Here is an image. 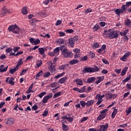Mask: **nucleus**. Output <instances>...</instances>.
<instances>
[{
    "label": "nucleus",
    "mask_w": 131,
    "mask_h": 131,
    "mask_svg": "<svg viewBox=\"0 0 131 131\" xmlns=\"http://www.w3.org/2000/svg\"><path fill=\"white\" fill-rule=\"evenodd\" d=\"M8 30H9V32H13L14 34H18V35L16 36V37H20V31H21V29H20L17 25H11L8 27Z\"/></svg>",
    "instance_id": "obj_1"
},
{
    "label": "nucleus",
    "mask_w": 131,
    "mask_h": 131,
    "mask_svg": "<svg viewBox=\"0 0 131 131\" xmlns=\"http://www.w3.org/2000/svg\"><path fill=\"white\" fill-rule=\"evenodd\" d=\"M60 51H61L62 54L64 58H71V57L73 56V53L71 51H68L67 47L65 46L60 47Z\"/></svg>",
    "instance_id": "obj_2"
},
{
    "label": "nucleus",
    "mask_w": 131,
    "mask_h": 131,
    "mask_svg": "<svg viewBox=\"0 0 131 131\" xmlns=\"http://www.w3.org/2000/svg\"><path fill=\"white\" fill-rule=\"evenodd\" d=\"M107 111H108V109H104L100 112V114L97 118V120L100 121V120H103L107 115Z\"/></svg>",
    "instance_id": "obj_3"
},
{
    "label": "nucleus",
    "mask_w": 131,
    "mask_h": 131,
    "mask_svg": "<svg viewBox=\"0 0 131 131\" xmlns=\"http://www.w3.org/2000/svg\"><path fill=\"white\" fill-rule=\"evenodd\" d=\"M119 35V32L118 31H115L113 30L110 33H109V38L110 39H113L114 38H117Z\"/></svg>",
    "instance_id": "obj_4"
},
{
    "label": "nucleus",
    "mask_w": 131,
    "mask_h": 131,
    "mask_svg": "<svg viewBox=\"0 0 131 131\" xmlns=\"http://www.w3.org/2000/svg\"><path fill=\"white\" fill-rule=\"evenodd\" d=\"M73 117H74V116H72V117H71L70 114H68L66 116H62L61 119L68 120L69 122H72V121H73Z\"/></svg>",
    "instance_id": "obj_5"
},
{
    "label": "nucleus",
    "mask_w": 131,
    "mask_h": 131,
    "mask_svg": "<svg viewBox=\"0 0 131 131\" xmlns=\"http://www.w3.org/2000/svg\"><path fill=\"white\" fill-rule=\"evenodd\" d=\"M49 70L51 72V73H55L57 71V69L55 68V66L53 65V62L51 61H49Z\"/></svg>",
    "instance_id": "obj_6"
},
{
    "label": "nucleus",
    "mask_w": 131,
    "mask_h": 131,
    "mask_svg": "<svg viewBox=\"0 0 131 131\" xmlns=\"http://www.w3.org/2000/svg\"><path fill=\"white\" fill-rule=\"evenodd\" d=\"M53 97V93H49L48 95L45 96L42 100L43 104H46L48 103V101Z\"/></svg>",
    "instance_id": "obj_7"
},
{
    "label": "nucleus",
    "mask_w": 131,
    "mask_h": 131,
    "mask_svg": "<svg viewBox=\"0 0 131 131\" xmlns=\"http://www.w3.org/2000/svg\"><path fill=\"white\" fill-rule=\"evenodd\" d=\"M38 50L40 55H41V56L45 58V57H46V54L45 53V52H47V51H48V48L47 47L39 48Z\"/></svg>",
    "instance_id": "obj_8"
},
{
    "label": "nucleus",
    "mask_w": 131,
    "mask_h": 131,
    "mask_svg": "<svg viewBox=\"0 0 131 131\" xmlns=\"http://www.w3.org/2000/svg\"><path fill=\"white\" fill-rule=\"evenodd\" d=\"M75 43V39L74 38H70L69 39V43H65L66 46H71V48L74 47Z\"/></svg>",
    "instance_id": "obj_9"
},
{
    "label": "nucleus",
    "mask_w": 131,
    "mask_h": 131,
    "mask_svg": "<svg viewBox=\"0 0 131 131\" xmlns=\"http://www.w3.org/2000/svg\"><path fill=\"white\" fill-rule=\"evenodd\" d=\"M130 56V52H127L123 56V57L120 58V60L121 61H123V62H126L127 61V58L128 57Z\"/></svg>",
    "instance_id": "obj_10"
},
{
    "label": "nucleus",
    "mask_w": 131,
    "mask_h": 131,
    "mask_svg": "<svg viewBox=\"0 0 131 131\" xmlns=\"http://www.w3.org/2000/svg\"><path fill=\"white\" fill-rule=\"evenodd\" d=\"M73 52L75 53L74 58L75 59H77V58L80 57V50L78 49H75L73 50Z\"/></svg>",
    "instance_id": "obj_11"
},
{
    "label": "nucleus",
    "mask_w": 131,
    "mask_h": 131,
    "mask_svg": "<svg viewBox=\"0 0 131 131\" xmlns=\"http://www.w3.org/2000/svg\"><path fill=\"white\" fill-rule=\"evenodd\" d=\"M109 127V124L107 123L105 124V125H100V128L96 131H107L108 129V127Z\"/></svg>",
    "instance_id": "obj_12"
},
{
    "label": "nucleus",
    "mask_w": 131,
    "mask_h": 131,
    "mask_svg": "<svg viewBox=\"0 0 131 131\" xmlns=\"http://www.w3.org/2000/svg\"><path fill=\"white\" fill-rule=\"evenodd\" d=\"M82 72H83V73H84V74H85V73H93V69L91 67L84 68L82 70Z\"/></svg>",
    "instance_id": "obj_13"
},
{
    "label": "nucleus",
    "mask_w": 131,
    "mask_h": 131,
    "mask_svg": "<svg viewBox=\"0 0 131 131\" xmlns=\"http://www.w3.org/2000/svg\"><path fill=\"white\" fill-rule=\"evenodd\" d=\"M61 123H62V128L63 130L68 131L69 129V127L67 125L65 124L64 123H67L66 121H63V120H61Z\"/></svg>",
    "instance_id": "obj_14"
},
{
    "label": "nucleus",
    "mask_w": 131,
    "mask_h": 131,
    "mask_svg": "<svg viewBox=\"0 0 131 131\" xmlns=\"http://www.w3.org/2000/svg\"><path fill=\"white\" fill-rule=\"evenodd\" d=\"M15 122V120L13 119L12 117L8 118L7 119V124L8 125H13Z\"/></svg>",
    "instance_id": "obj_15"
},
{
    "label": "nucleus",
    "mask_w": 131,
    "mask_h": 131,
    "mask_svg": "<svg viewBox=\"0 0 131 131\" xmlns=\"http://www.w3.org/2000/svg\"><path fill=\"white\" fill-rule=\"evenodd\" d=\"M96 81V77H91L87 79V83H93Z\"/></svg>",
    "instance_id": "obj_16"
},
{
    "label": "nucleus",
    "mask_w": 131,
    "mask_h": 131,
    "mask_svg": "<svg viewBox=\"0 0 131 131\" xmlns=\"http://www.w3.org/2000/svg\"><path fill=\"white\" fill-rule=\"evenodd\" d=\"M124 25L126 27H131V20L130 19L127 18L124 20Z\"/></svg>",
    "instance_id": "obj_17"
},
{
    "label": "nucleus",
    "mask_w": 131,
    "mask_h": 131,
    "mask_svg": "<svg viewBox=\"0 0 131 131\" xmlns=\"http://www.w3.org/2000/svg\"><path fill=\"white\" fill-rule=\"evenodd\" d=\"M97 78H98V80L95 81L96 84H98L99 83H100L101 82H102V81H103V80H104V79H105V77L100 76V77H98Z\"/></svg>",
    "instance_id": "obj_18"
},
{
    "label": "nucleus",
    "mask_w": 131,
    "mask_h": 131,
    "mask_svg": "<svg viewBox=\"0 0 131 131\" xmlns=\"http://www.w3.org/2000/svg\"><path fill=\"white\" fill-rule=\"evenodd\" d=\"M128 69V68L127 67H125L122 72H121V76H124L125 74H126V72H127V70Z\"/></svg>",
    "instance_id": "obj_19"
},
{
    "label": "nucleus",
    "mask_w": 131,
    "mask_h": 131,
    "mask_svg": "<svg viewBox=\"0 0 131 131\" xmlns=\"http://www.w3.org/2000/svg\"><path fill=\"white\" fill-rule=\"evenodd\" d=\"M75 82H76V83L77 84V85H82V84H83V82L81 79L77 78L75 80Z\"/></svg>",
    "instance_id": "obj_20"
},
{
    "label": "nucleus",
    "mask_w": 131,
    "mask_h": 131,
    "mask_svg": "<svg viewBox=\"0 0 131 131\" xmlns=\"http://www.w3.org/2000/svg\"><path fill=\"white\" fill-rule=\"evenodd\" d=\"M94 103H95V100H94L88 101L87 102H86V107H91V106H93Z\"/></svg>",
    "instance_id": "obj_21"
},
{
    "label": "nucleus",
    "mask_w": 131,
    "mask_h": 131,
    "mask_svg": "<svg viewBox=\"0 0 131 131\" xmlns=\"http://www.w3.org/2000/svg\"><path fill=\"white\" fill-rule=\"evenodd\" d=\"M100 29V25L96 24L93 28L92 29L94 32H97L98 30Z\"/></svg>",
    "instance_id": "obj_22"
},
{
    "label": "nucleus",
    "mask_w": 131,
    "mask_h": 131,
    "mask_svg": "<svg viewBox=\"0 0 131 131\" xmlns=\"http://www.w3.org/2000/svg\"><path fill=\"white\" fill-rule=\"evenodd\" d=\"M67 67H68V65L67 64H62V66H60L58 68L59 70H66L67 69Z\"/></svg>",
    "instance_id": "obj_23"
},
{
    "label": "nucleus",
    "mask_w": 131,
    "mask_h": 131,
    "mask_svg": "<svg viewBox=\"0 0 131 131\" xmlns=\"http://www.w3.org/2000/svg\"><path fill=\"white\" fill-rule=\"evenodd\" d=\"M60 50H61V47H57L54 50L53 52L56 56H58V55H59Z\"/></svg>",
    "instance_id": "obj_24"
},
{
    "label": "nucleus",
    "mask_w": 131,
    "mask_h": 131,
    "mask_svg": "<svg viewBox=\"0 0 131 131\" xmlns=\"http://www.w3.org/2000/svg\"><path fill=\"white\" fill-rule=\"evenodd\" d=\"M126 9H127V7H126V5H123L121 6V9L120 10H121V12H122V13H123L126 12Z\"/></svg>",
    "instance_id": "obj_25"
},
{
    "label": "nucleus",
    "mask_w": 131,
    "mask_h": 131,
    "mask_svg": "<svg viewBox=\"0 0 131 131\" xmlns=\"http://www.w3.org/2000/svg\"><path fill=\"white\" fill-rule=\"evenodd\" d=\"M7 11H8V9H7V8L4 7L2 9V11L1 12V14L2 16H6V15L7 14Z\"/></svg>",
    "instance_id": "obj_26"
},
{
    "label": "nucleus",
    "mask_w": 131,
    "mask_h": 131,
    "mask_svg": "<svg viewBox=\"0 0 131 131\" xmlns=\"http://www.w3.org/2000/svg\"><path fill=\"white\" fill-rule=\"evenodd\" d=\"M66 80H67V77H64L61 78V79H59V80L58 81L59 83H60L61 84L64 83V82H65V81H66Z\"/></svg>",
    "instance_id": "obj_27"
},
{
    "label": "nucleus",
    "mask_w": 131,
    "mask_h": 131,
    "mask_svg": "<svg viewBox=\"0 0 131 131\" xmlns=\"http://www.w3.org/2000/svg\"><path fill=\"white\" fill-rule=\"evenodd\" d=\"M21 13L23 14V15H26L28 13V11H27V7H25L22 8L21 9Z\"/></svg>",
    "instance_id": "obj_28"
},
{
    "label": "nucleus",
    "mask_w": 131,
    "mask_h": 131,
    "mask_svg": "<svg viewBox=\"0 0 131 131\" xmlns=\"http://www.w3.org/2000/svg\"><path fill=\"white\" fill-rule=\"evenodd\" d=\"M99 47H100V44H99V43L97 42H95L92 46V49H93V50H96V49H98Z\"/></svg>",
    "instance_id": "obj_29"
},
{
    "label": "nucleus",
    "mask_w": 131,
    "mask_h": 131,
    "mask_svg": "<svg viewBox=\"0 0 131 131\" xmlns=\"http://www.w3.org/2000/svg\"><path fill=\"white\" fill-rule=\"evenodd\" d=\"M78 62H79L78 59H73L70 61V65H74V64H77V63H78Z\"/></svg>",
    "instance_id": "obj_30"
},
{
    "label": "nucleus",
    "mask_w": 131,
    "mask_h": 131,
    "mask_svg": "<svg viewBox=\"0 0 131 131\" xmlns=\"http://www.w3.org/2000/svg\"><path fill=\"white\" fill-rule=\"evenodd\" d=\"M57 43L59 45H64L65 43V40L63 38H59L57 40Z\"/></svg>",
    "instance_id": "obj_31"
},
{
    "label": "nucleus",
    "mask_w": 131,
    "mask_h": 131,
    "mask_svg": "<svg viewBox=\"0 0 131 131\" xmlns=\"http://www.w3.org/2000/svg\"><path fill=\"white\" fill-rule=\"evenodd\" d=\"M36 64L38 68L40 67L41 65H42V60H38L36 62Z\"/></svg>",
    "instance_id": "obj_32"
},
{
    "label": "nucleus",
    "mask_w": 131,
    "mask_h": 131,
    "mask_svg": "<svg viewBox=\"0 0 131 131\" xmlns=\"http://www.w3.org/2000/svg\"><path fill=\"white\" fill-rule=\"evenodd\" d=\"M15 80V78L14 77H11L9 80V83L11 84V85H14L15 82H14Z\"/></svg>",
    "instance_id": "obj_33"
},
{
    "label": "nucleus",
    "mask_w": 131,
    "mask_h": 131,
    "mask_svg": "<svg viewBox=\"0 0 131 131\" xmlns=\"http://www.w3.org/2000/svg\"><path fill=\"white\" fill-rule=\"evenodd\" d=\"M100 71V68L97 66H95L94 68H92V72H98Z\"/></svg>",
    "instance_id": "obj_34"
},
{
    "label": "nucleus",
    "mask_w": 131,
    "mask_h": 131,
    "mask_svg": "<svg viewBox=\"0 0 131 131\" xmlns=\"http://www.w3.org/2000/svg\"><path fill=\"white\" fill-rule=\"evenodd\" d=\"M115 12L116 14L118 16V17H119V16H120V14L122 13L120 9H117L115 10Z\"/></svg>",
    "instance_id": "obj_35"
},
{
    "label": "nucleus",
    "mask_w": 131,
    "mask_h": 131,
    "mask_svg": "<svg viewBox=\"0 0 131 131\" xmlns=\"http://www.w3.org/2000/svg\"><path fill=\"white\" fill-rule=\"evenodd\" d=\"M116 114H117V109H114L111 115L112 118H115V116H116Z\"/></svg>",
    "instance_id": "obj_36"
},
{
    "label": "nucleus",
    "mask_w": 131,
    "mask_h": 131,
    "mask_svg": "<svg viewBox=\"0 0 131 131\" xmlns=\"http://www.w3.org/2000/svg\"><path fill=\"white\" fill-rule=\"evenodd\" d=\"M62 94V92L60 91L56 93L53 96V98L56 99V98H58V97H59V96H61Z\"/></svg>",
    "instance_id": "obj_37"
},
{
    "label": "nucleus",
    "mask_w": 131,
    "mask_h": 131,
    "mask_svg": "<svg viewBox=\"0 0 131 131\" xmlns=\"http://www.w3.org/2000/svg\"><path fill=\"white\" fill-rule=\"evenodd\" d=\"M50 76H51V73L50 72H45V73L43 75V77L45 78H48V77H50Z\"/></svg>",
    "instance_id": "obj_38"
},
{
    "label": "nucleus",
    "mask_w": 131,
    "mask_h": 131,
    "mask_svg": "<svg viewBox=\"0 0 131 131\" xmlns=\"http://www.w3.org/2000/svg\"><path fill=\"white\" fill-rule=\"evenodd\" d=\"M103 35L104 37H105V38H107L108 37H109V33H108V31H107V30H105L103 33Z\"/></svg>",
    "instance_id": "obj_39"
},
{
    "label": "nucleus",
    "mask_w": 131,
    "mask_h": 131,
    "mask_svg": "<svg viewBox=\"0 0 131 131\" xmlns=\"http://www.w3.org/2000/svg\"><path fill=\"white\" fill-rule=\"evenodd\" d=\"M80 105H81V107L84 108L86 106V102L84 100L80 101Z\"/></svg>",
    "instance_id": "obj_40"
},
{
    "label": "nucleus",
    "mask_w": 131,
    "mask_h": 131,
    "mask_svg": "<svg viewBox=\"0 0 131 131\" xmlns=\"http://www.w3.org/2000/svg\"><path fill=\"white\" fill-rule=\"evenodd\" d=\"M102 99H103V97H102V95H100L99 94H97L96 97V100H98V101H102Z\"/></svg>",
    "instance_id": "obj_41"
},
{
    "label": "nucleus",
    "mask_w": 131,
    "mask_h": 131,
    "mask_svg": "<svg viewBox=\"0 0 131 131\" xmlns=\"http://www.w3.org/2000/svg\"><path fill=\"white\" fill-rule=\"evenodd\" d=\"M131 78V75L129 74L128 76H127L126 78H125L124 80H123L122 82H126L128 81Z\"/></svg>",
    "instance_id": "obj_42"
},
{
    "label": "nucleus",
    "mask_w": 131,
    "mask_h": 131,
    "mask_svg": "<svg viewBox=\"0 0 131 131\" xmlns=\"http://www.w3.org/2000/svg\"><path fill=\"white\" fill-rule=\"evenodd\" d=\"M22 64H23V58H20L17 62L16 66L19 67V66H20V65H22Z\"/></svg>",
    "instance_id": "obj_43"
},
{
    "label": "nucleus",
    "mask_w": 131,
    "mask_h": 131,
    "mask_svg": "<svg viewBox=\"0 0 131 131\" xmlns=\"http://www.w3.org/2000/svg\"><path fill=\"white\" fill-rule=\"evenodd\" d=\"M45 95H47V93L46 92H42L38 95V97L41 99L43 96H45Z\"/></svg>",
    "instance_id": "obj_44"
},
{
    "label": "nucleus",
    "mask_w": 131,
    "mask_h": 131,
    "mask_svg": "<svg viewBox=\"0 0 131 131\" xmlns=\"http://www.w3.org/2000/svg\"><path fill=\"white\" fill-rule=\"evenodd\" d=\"M93 12V9H92L91 8H87L85 11V14H89V13H92Z\"/></svg>",
    "instance_id": "obj_45"
},
{
    "label": "nucleus",
    "mask_w": 131,
    "mask_h": 131,
    "mask_svg": "<svg viewBox=\"0 0 131 131\" xmlns=\"http://www.w3.org/2000/svg\"><path fill=\"white\" fill-rule=\"evenodd\" d=\"M43 75V71H40L38 72V73L36 75V77H40V76H42Z\"/></svg>",
    "instance_id": "obj_46"
},
{
    "label": "nucleus",
    "mask_w": 131,
    "mask_h": 131,
    "mask_svg": "<svg viewBox=\"0 0 131 131\" xmlns=\"http://www.w3.org/2000/svg\"><path fill=\"white\" fill-rule=\"evenodd\" d=\"M89 56H91V58H95V56H96V55L95 54V53H93V52H92V51H90V52H89Z\"/></svg>",
    "instance_id": "obj_47"
},
{
    "label": "nucleus",
    "mask_w": 131,
    "mask_h": 131,
    "mask_svg": "<svg viewBox=\"0 0 131 131\" xmlns=\"http://www.w3.org/2000/svg\"><path fill=\"white\" fill-rule=\"evenodd\" d=\"M39 43H40V40H39V39H35L34 45L36 46V45H39Z\"/></svg>",
    "instance_id": "obj_48"
},
{
    "label": "nucleus",
    "mask_w": 131,
    "mask_h": 131,
    "mask_svg": "<svg viewBox=\"0 0 131 131\" xmlns=\"http://www.w3.org/2000/svg\"><path fill=\"white\" fill-rule=\"evenodd\" d=\"M65 32H67V33H73L74 32V30L72 29H67L65 30Z\"/></svg>",
    "instance_id": "obj_49"
},
{
    "label": "nucleus",
    "mask_w": 131,
    "mask_h": 131,
    "mask_svg": "<svg viewBox=\"0 0 131 131\" xmlns=\"http://www.w3.org/2000/svg\"><path fill=\"white\" fill-rule=\"evenodd\" d=\"M50 2H53V0H45L43 2V4L46 5V6H48V4H50Z\"/></svg>",
    "instance_id": "obj_50"
},
{
    "label": "nucleus",
    "mask_w": 131,
    "mask_h": 131,
    "mask_svg": "<svg viewBox=\"0 0 131 131\" xmlns=\"http://www.w3.org/2000/svg\"><path fill=\"white\" fill-rule=\"evenodd\" d=\"M38 108V106L36 104H34L32 107V110H34V111H36L37 109Z\"/></svg>",
    "instance_id": "obj_51"
},
{
    "label": "nucleus",
    "mask_w": 131,
    "mask_h": 131,
    "mask_svg": "<svg viewBox=\"0 0 131 131\" xmlns=\"http://www.w3.org/2000/svg\"><path fill=\"white\" fill-rule=\"evenodd\" d=\"M112 94H110V93L106 94V97L107 99H112Z\"/></svg>",
    "instance_id": "obj_52"
},
{
    "label": "nucleus",
    "mask_w": 131,
    "mask_h": 131,
    "mask_svg": "<svg viewBox=\"0 0 131 131\" xmlns=\"http://www.w3.org/2000/svg\"><path fill=\"white\" fill-rule=\"evenodd\" d=\"M62 24V20H57L55 23L56 26H59V25H61Z\"/></svg>",
    "instance_id": "obj_53"
},
{
    "label": "nucleus",
    "mask_w": 131,
    "mask_h": 131,
    "mask_svg": "<svg viewBox=\"0 0 131 131\" xmlns=\"http://www.w3.org/2000/svg\"><path fill=\"white\" fill-rule=\"evenodd\" d=\"M12 51H13V48L10 47V48H8L7 49H6V53L7 54H9V53H10V52H12Z\"/></svg>",
    "instance_id": "obj_54"
},
{
    "label": "nucleus",
    "mask_w": 131,
    "mask_h": 131,
    "mask_svg": "<svg viewBox=\"0 0 131 131\" xmlns=\"http://www.w3.org/2000/svg\"><path fill=\"white\" fill-rule=\"evenodd\" d=\"M102 61L103 63H104L106 65L109 64V61H108V60L107 59H105L103 58L102 59Z\"/></svg>",
    "instance_id": "obj_55"
},
{
    "label": "nucleus",
    "mask_w": 131,
    "mask_h": 131,
    "mask_svg": "<svg viewBox=\"0 0 131 131\" xmlns=\"http://www.w3.org/2000/svg\"><path fill=\"white\" fill-rule=\"evenodd\" d=\"M48 114H49V112L48 111H45L42 114V116L44 117H47Z\"/></svg>",
    "instance_id": "obj_56"
},
{
    "label": "nucleus",
    "mask_w": 131,
    "mask_h": 131,
    "mask_svg": "<svg viewBox=\"0 0 131 131\" xmlns=\"http://www.w3.org/2000/svg\"><path fill=\"white\" fill-rule=\"evenodd\" d=\"M32 59H33V56H29L27 57L26 59V61H30V60H32Z\"/></svg>",
    "instance_id": "obj_57"
},
{
    "label": "nucleus",
    "mask_w": 131,
    "mask_h": 131,
    "mask_svg": "<svg viewBox=\"0 0 131 131\" xmlns=\"http://www.w3.org/2000/svg\"><path fill=\"white\" fill-rule=\"evenodd\" d=\"M40 16V17H45L46 16V12H41L39 13H38Z\"/></svg>",
    "instance_id": "obj_58"
},
{
    "label": "nucleus",
    "mask_w": 131,
    "mask_h": 131,
    "mask_svg": "<svg viewBox=\"0 0 131 131\" xmlns=\"http://www.w3.org/2000/svg\"><path fill=\"white\" fill-rule=\"evenodd\" d=\"M27 70H23L22 71H21V73H20V76H22L23 75H24V74H25L26 73V72H27Z\"/></svg>",
    "instance_id": "obj_59"
},
{
    "label": "nucleus",
    "mask_w": 131,
    "mask_h": 131,
    "mask_svg": "<svg viewBox=\"0 0 131 131\" xmlns=\"http://www.w3.org/2000/svg\"><path fill=\"white\" fill-rule=\"evenodd\" d=\"M127 115H129L131 113V107L126 110Z\"/></svg>",
    "instance_id": "obj_60"
},
{
    "label": "nucleus",
    "mask_w": 131,
    "mask_h": 131,
    "mask_svg": "<svg viewBox=\"0 0 131 131\" xmlns=\"http://www.w3.org/2000/svg\"><path fill=\"white\" fill-rule=\"evenodd\" d=\"M59 36L60 37H62V36H65V33L60 31L59 32Z\"/></svg>",
    "instance_id": "obj_61"
},
{
    "label": "nucleus",
    "mask_w": 131,
    "mask_h": 131,
    "mask_svg": "<svg viewBox=\"0 0 131 131\" xmlns=\"http://www.w3.org/2000/svg\"><path fill=\"white\" fill-rule=\"evenodd\" d=\"M81 61H86L88 60V56H85L81 58Z\"/></svg>",
    "instance_id": "obj_62"
},
{
    "label": "nucleus",
    "mask_w": 131,
    "mask_h": 131,
    "mask_svg": "<svg viewBox=\"0 0 131 131\" xmlns=\"http://www.w3.org/2000/svg\"><path fill=\"white\" fill-rule=\"evenodd\" d=\"M125 5H126V8H129V6H131V2H126Z\"/></svg>",
    "instance_id": "obj_63"
},
{
    "label": "nucleus",
    "mask_w": 131,
    "mask_h": 131,
    "mask_svg": "<svg viewBox=\"0 0 131 131\" xmlns=\"http://www.w3.org/2000/svg\"><path fill=\"white\" fill-rule=\"evenodd\" d=\"M127 90H131V83H127L126 84Z\"/></svg>",
    "instance_id": "obj_64"
}]
</instances>
